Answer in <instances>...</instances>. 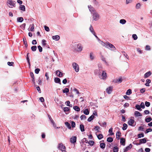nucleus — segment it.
<instances>
[{
	"label": "nucleus",
	"instance_id": "obj_1",
	"mask_svg": "<svg viewBox=\"0 0 152 152\" xmlns=\"http://www.w3.org/2000/svg\"><path fill=\"white\" fill-rule=\"evenodd\" d=\"M106 48L110 49L113 50H115L116 49L115 47L113 45L108 42H107Z\"/></svg>",
	"mask_w": 152,
	"mask_h": 152
},
{
	"label": "nucleus",
	"instance_id": "obj_2",
	"mask_svg": "<svg viewBox=\"0 0 152 152\" xmlns=\"http://www.w3.org/2000/svg\"><path fill=\"white\" fill-rule=\"evenodd\" d=\"M92 16L94 18V20L95 21L98 20L99 18V15L96 12H94L92 13Z\"/></svg>",
	"mask_w": 152,
	"mask_h": 152
},
{
	"label": "nucleus",
	"instance_id": "obj_3",
	"mask_svg": "<svg viewBox=\"0 0 152 152\" xmlns=\"http://www.w3.org/2000/svg\"><path fill=\"white\" fill-rule=\"evenodd\" d=\"M73 68L75 69L76 72H78L79 71V67L78 65L76 63H73L72 64Z\"/></svg>",
	"mask_w": 152,
	"mask_h": 152
},
{
	"label": "nucleus",
	"instance_id": "obj_4",
	"mask_svg": "<svg viewBox=\"0 0 152 152\" xmlns=\"http://www.w3.org/2000/svg\"><path fill=\"white\" fill-rule=\"evenodd\" d=\"M58 148L59 150H61L62 151L63 150H65L66 147L62 143H60L58 146Z\"/></svg>",
	"mask_w": 152,
	"mask_h": 152
},
{
	"label": "nucleus",
	"instance_id": "obj_5",
	"mask_svg": "<svg viewBox=\"0 0 152 152\" xmlns=\"http://www.w3.org/2000/svg\"><path fill=\"white\" fill-rule=\"evenodd\" d=\"M146 138H144L142 139H140L139 140L140 142L138 144H136L137 145H140L142 143H145L146 142Z\"/></svg>",
	"mask_w": 152,
	"mask_h": 152
},
{
	"label": "nucleus",
	"instance_id": "obj_6",
	"mask_svg": "<svg viewBox=\"0 0 152 152\" xmlns=\"http://www.w3.org/2000/svg\"><path fill=\"white\" fill-rule=\"evenodd\" d=\"M123 79L122 77H120L119 78H117L114 79L113 82L115 83H120L122 82Z\"/></svg>",
	"mask_w": 152,
	"mask_h": 152
},
{
	"label": "nucleus",
	"instance_id": "obj_7",
	"mask_svg": "<svg viewBox=\"0 0 152 152\" xmlns=\"http://www.w3.org/2000/svg\"><path fill=\"white\" fill-rule=\"evenodd\" d=\"M134 122V120L131 119L128 121V124L130 126H134L135 125H133Z\"/></svg>",
	"mask_w": 152,
	"mask_h": 152
},
{
	"label": "nucleus",
	"instance_id": "obj_8",
	"mask_svg": "<svg viewBox=\"0 0 152 152\" xmlns=\"http://www.w3.org/2000/svg\"><path fill=\"white\" fill-rule=\"evenodd\" d=\"M77 51H78L81 52L83 50V47L81 44L80 43H79L77 45Z\"/></svg>",
	"mask_w": 152,
	"mask_h": 152
},
{
	"label": "nucleus",
	"instance_id": "obj_9",
	"mask_svg": "<svg viewBox=\"0 0 152 152\" xmlns=\"http://www.w3.org/2000/svg\"><path fill=\"white\" fill-rule=\"evenodd\" d=\"M15 1L12 0H8L7 3L10 4V5L12 6H14L15 5ZM10 7H12L9 6Z\"/></svg>",
	"mask_w": 152,
	"mask_h": 152
},
{
	"label": "nucleus",
	"instance_id": "obj_10",
	"mask_svg": "<svg viewBox=\"0 0 152 152\" xmlns=\"http://www.w3.org/2000/svg\"><path fill=\"white\" fill-rule=\"evenodd\" d=\"M132 145L131 144H130L129 146L126 147L124 149L123 152H126L128 151L132 147Z\"/></svg>",
	"mask_w": 152,
	"mask_h": 152
},
{
	"label": "nucleus",
	"instance_id": "obj_11",
	"mask_svg": "<svg viewBox=\"0 0 152 152\" xmlns=\"http://www.w3.org/2000/svg\"><path fill=\"white\" fill-rule=\"evenodd\" d=\"M77 137L74 136L70 138V142L72 143H74L76 142Z\"/></svg>",
	"mask_w": 152,
	"mask_h": 152
},
{
	"label": "nucleus",
	"instance_id": "obj_12",
	"mask_svg": "<svg viewBox=\"0 0 152 152\" xmlns=\"http://www.w3.org/2000/svg\"><path fill=\"white\" fill-rule=\"evenodd\" d=\"M113 89V87L112 86H110L107 88L106 89V91L109 94L111 93Z\"/></svg>",
	"mask_w": 152,
	"mask_h": 152
},
{
	"label": "nucleus",
	"instance_id": "obj_13",
	"mask_svg": "<svg viewBox=\"0 0 152 152\" xmlns=\"http://www.w3.org/2000/svg\"><path fill=\"white\" fill-rule=\"evenodd\" d=\"M101 76L102 77V78L103 79H104L106 78L107 77V73L105 71H102V74Z\"/></svg>",
	"mask_w": 152,
	"mask_h": 152
},
{
	"label": "nucleus",
	"instance_id": "obj_14",
	"mask_svg": "<svg viewBox=\"0 0 152 152\" xmlns=\"http://www.w3.org/2000/svg\"><path fill=\"white\" fill-rule=\"evenodd\" d=\"M151 74V71H148L144 75V77L146 78L149 77Z\"/></svg>",
	"mask_w": 152,
	"mask_h": 152
},
{
	"label": "nucleus",
	"instance_id": "obj_15",
	"mask_svg": "<svg viewBox=\"0 0 152 152\" xmlns=\"http://www.w3.org/2000/svg\"><path fill=\"white\" fill-rule=\"evenodd\" d=\"M54 82L55 83H58L60 85L61 84V80L60 78L58 77H55L54 78Z\"/></svg>",
	"mask_w": 152,
	"mask_h": 152
},
{
	"label": "nucleus",
	"instance_id": "obj_16",
	"mask_svg": "<svg viewBox=\"0 0 152 152\" xmlns=\"http://www.w3.org/2000/svg\"><path fill=\"white\" fill-rule=\"evenodd\" d=\"M56 74L57 76L59 77H61L63 75V73L60 72L58 70L56 71Z\"/></svg>",
	"mask_w": 152,
	"mask_h": 152
},
{
	"label": "nucleus",
	"instance_id": "obj_17",
	"mask_svg": "<svg viewBox=\"0 0 152 152\" xmlns=\"http://www.w3.org/2000/svg\"><path fill=\"white\" fill-rule=\"evenodd\" d=\"M126 140L125 138H121L120 139V143L121 144L124 146L125 145Z\"/></svg>",
	"mask_w": 152,
	"mask_h": 152
},
{
	"label": "nucleus",
	"instance_id": "obj_18",
	"mask_svg": "<svg viewBox=\"0 0 152 152\" xmlns=\"http://www.w3.org/2000/svg\"><path fill=\"white\" fill-rule=\"evenodd\" d=\"M134 115L136 117H138V116H142V115L139 112L137 111H135L134 112Z\"/></svg>",
	"mask_w": 152,
	"mask_h": 152
},
{
	"label": "nucleus",
	"instance_id": "obj_19",
	"mask_svg": "<svg viewBox=\"0 0 152 152\" xmlns=\"http://www.w3.org/2000/svg\"><path fill=\"white\" fill-rule=\"evenodd\" d=\"M60 37L58 35L54 36L52 37L53 39L56 41H58L60 39Z\"/></svg>",
	"mask_w": 152,
	"mask_h": 152
},
{
	"label": "nucleus",
	"instance_id": "obj_20",
	"mask_svg": "<svg viewBox=\"0 0 152 152\" xmlns=\"http://www.w3.org/2000/svg\"><path fill=\"white\" fill-rule=\"evenodd\" d=\"M89 30L93 34H95V31L94 29V28L91 25L90 26L89 28Z\"/></svg>",
	"mask_w": 152,
	"mask_h": 152
},
{
	"label": "nucleus",
	"instance_id": "obj_21",
	"mask_svg": "<svg viewBox=\"0 0 152 152\" xmlns=\"http://www.w3.org/2000/svg\"><path fill=\"white\" fill-rule=\"evenodd\" d=\"M121 133L120 131H118L116 133V138L117 139H118V140L119 139V138H120L119 137H120V136H121Z\"/></svg>",
	"mask_w": 152,
	"mask_h": 152
},
{
	"label": "nucleus",
	"instance_id": "obj_22",
	"mask_svg": "<svg viewBox=\"0 0 152 152\" xmlns=\"http://www.w3.org/2000/svg\"><path fill=\"white\" fill-rule=\"evenodd\" d=\"M19 9L23 11H25V7L24 5H20L19 7Z\"/></svg>",
	"mask_w": 152,
	"mask_h": 152
},
{
	"label": "nucleus",
	"instance_id": "obj_23",
	"mask_svg": "<svg viewBox=\"0 0 152 152\" xmlns=\"http://www.w3.org/2000/svg\"><path fill=\"white\" fill-rule=\"evenodd\" d=\"M94 118H95L94 116L93 115H92L88 118L87 121L88 122H91L94 119Z\"/></svg>",
	"mask_w": 152,
	"mask_h": 152
},
{
	"label": "nucleus",
	"instance_id": "obj_24",
	"mask_svg": "<svg viewBox=\"0 0 152 152\" xmlns=\"http://www.w3.org/2000/svg\"><path fill=\"white\" fill-rule=\"evenodd\" d=\"M80 131L82 132H83L85 131V129H84V126L83 124H81L80 125Z\"/></svg>",
	"mask_w": 152,
	"mask_h": 152
},
{
	"label": "nucleus",
	"instance_id": "obj_25",
	"mask_svg": "<svg viewBox=\"0 0 152 152\" xmlns=\"http://www.w3.org/2000/svg\"><path fill=\"white\" fill-rule=\"evenodd\" d=\"M100 147L101 148L104 149L106 145H105V144L104 143L102 142V143H100Z\"/></svg>",
	"mask_w": 152,
	"mask_h": 152
},
{
	"label": "nucleus",
	"instance_id": "obj_26",
	"mask_svg": "<svg viewBox=\"0 0 152 152\" xmlns=\"http://www.w3.org/2000/svg\"><path fill=\"white\" fill-rule=\"evenodd\" d=\"M88 7L90 11L91 12H94V10L93 7L91 5H89L88 6Z\"/></svg>",
	"mask_w": 152,
	"mask_h": 152
},
{
	"label": "nucleus",
	"instance_id": "obj_27",
	"mask_svg": "<svg viewBox=\"0 0 152 152\" xmlns=\"http://www.w3.org/2000/svg\"><path fill=\"white\" fill-rule=\"evenodd\" d=\"M83 113L86 115H88L89 113V111L88 109H86L84 110Z\"/></svg>",
	"mask_w": 152,
	"mask_h": 152
},
{
	"label": "nucleus",
	"instance_id": "obj_28",
	"mask_svg": "<svg viewBox=\"0 0 152 152\" xmlns=\"http://www.w3.org/2000/svg\"><path fill=\"white\" fill-rule=\"evenodd\" d=\"M73 109L75 110L77 112L80 111V108L77 106L73 107Z\"/></svg>",
	"mask_w": 152,
	"mask_h": 152
},
{
	"label": "nucleus",
	"instance_id": "obj_29",
	"mask_svg": "<svg viewBox=\"0 0 152 152\" xmlns=\"http://www.w3.org/2000/svg\"><path fill=\"white\" fill-rule=\"evenodd\" d=\"M152 120V118L151 117L146 118L145 119V121L147 123L149 122Z\"/></svg>",
	"mask_w": 152,
	"mask_h": 152
},
{
	"label": "nucleus",
	"instance_id": "obj_30",
	"mask_svg": "<svg viewBox=\"0 0 152 152\" xmlns=\"http://www.w3.org/2000/svg\"><path fill=\"white\" fill-rule=\"evenodd\" d=\"M126 22V20L124 19H121L120 20V23L122 24H125Z\"/></svg>",
	"mask_w": 152,
	"mask_h": 152
},
{
	"label": "nucleus",
	"instance_id": "obj_31",
	"mask_svg": "<svg viewBox=\"0 0 152 152\" xmlns=\"http://www.w3.org/2000/svg\"><path fill=\"white\" fill-rule=\"evenodd\" d=\"M23 42L24 44L25 45L26 47H27L28 46V45L25 37H24L23 39Z\"/></svg>",
	"mask_w": 152,
	"mask_h": 152
},
{
	"label": "nucleus",
	"instance_id": "obj_32",
	"mask_svg": "<svg viewBox=\"0 0 152 152\" xmlns=\"http://www.w3.org/2000/svg\"><path fill=\"white\" fill-rule=\"evenodd\" d=\"M146 83L145 84V85L147 86H149V84L151 82V80L150 79H148L146 80Z\"/></svg>",
	"mask_w": 152,
	"mask_h": 152
},
{
	"label": "nucleus",
	"instance_id": "obj_33",
	"mask_svg": "<svg viewBox=\"0 0 152 152\" xmlns=\"http://www.w3.org/2000/svg\"><path fill=\"white\" fill-rule=\"evenodd\" d=\"M23 20V18L22 17H18L17 18V20L18 22H22Z\"/></svg>",
	"mask_w": 152,
	"mask_h": 152
},
{
	"label": "nucleus",
	"instance_id": "obj_34",
	"mask_svg": "<svg viewBox=\"0 0 152 152\" xmlns=\"http://www.w3.org/2000/svg\"><path fill=\"white\" fill-rule=\"evenodd\" d=\"M65 125L67 126V128L69 129H71V127L70 124L67 122L65 123Z\"/></svg>",
	"mask_w": 152,
	"mask_h": 152
},
{
	"label": "nucleus",
	"instance_id": "obj_35",
	"mask_svg": "<svg viewBox=\"0 0 152 152\" xmlns=\"http://www.w3.org/2000/svg\"><path fill=\"white\" fill-rule=\"evenodd\" d=\"M113 141V138L111 137H109L107 138V141L109 142H111Z\"/></svg>",
	"mask_w": 152,
	"mask_h": 152
},
{
	"label": "nucleus",
	"instance_id": "obj_36",
	"mask_svg": "<svg viewBox=\"0 0 152 152\" xmlns=\"http://www.w3.org/2000/svg\"><path fill=\"white\" fill-rule=\"evenodd\" d=\"M123 126L122 127V129L123 130H126L127 127V125L125 123H124L123 124Z\"/></svg>",
	"mask_w": 152,
	"mask_h": 152
},
{
	"label": "nucleus",
	"instance_id": "obj_37",
	"mask_svg": "<svg viewBox=\"0 0 152 152\" xmlns=\"http://www.w3.org/2000/svg\"><path fill=\"white\" fill-rule=\"evenodd\" d=\"M135 107L137 110L140 111L142 110L140 105L139 104H136L135 105Z\"/></svg>",
	"mask_w": 152,
	"mask_h": 152
},
{
	"label": "nucleus",
	"instance_id": "obj_38",
	"mask_svg": "<svg viewBox=\"0 0 152 152\" xmlns=\"http://www.w3.org/2000/svg\"><path fill=\"white\" fill-rule=\"evenodd\" d=\"M132 93V91L131 89H129L127 90L126 92V94L127 95H130Z\"/></svg>",
	"mask_w": 152,
	"mask_h": 152
},
{
	"label": "nucleus",
	"instance_id": "obj_39",
	"mask_svg": "<svg viewBox=\"0 0 152 152\" xmlns=\"http://www.w3.org/2000/svg\"><path fill=\"white\" fill-rule=\"evenodd\" d=\"M90 58L91 60H93L94 59V57L93 55V53L92 52H91L90 53Z\"/></svg>",
	"mask_w": 152,
	"mask_h": 152
},
{
	"label": "nucleus",
	"instance_id": "obj_40",
	"mask_svg": "<svg viewBox=\"0 0 152 152\" xmlns=\"http://www.w3.org/2000/svg\"><path fill=\"white\" fill-rule=\"evenodd\" d=\"M31 50L33 51H36L37 49V47L36 46L34 45L33 46H32L31 47Z\"/></svg>",
	"mask_w": 152,
	"mask_h": 152
},
{
	"label": "nucleus",
	"instance_id": "obj_41",
	"mask_svg": "<svg viewBox=\"0 0 152 152\" xmlns=\"http://www.w3.org/2000/svg\"><path fill=\"white\" fill-rule=\"evenodd\" d=\"M71 91H73V90L74 91H75L77 94H80V93H79V91L76 88H74L73 89H72V88H71Z\"/></svg>",
	"mask_w": 152,
	"mask_h": 152
},
{
	"label": "nucleus",
	"instance_id": "obj_42",
	"mask_svg": "<svg viewBox=\"0 0 152 152\" xmlns=\"http://www.w3.org/2000/svg\"><path fill=\"white\" fill-rule=\"evenodd\" d=\"M97 137L99 140H101L103 138V135L102 134H100L97 135Z\"/></svg>",
	"mask_w": 152,
	"mask_h": 152
},
{
	"label": "nucleus",
	"instance_id": "obj_43",
	"mask_svg": "<svg viewBox=\"0 0 152 152\" xmlns=\"http://www.w3.org/2000/svg\"><path fill=\"white\" fill-rule=\"evenodd\" d=\"M118 148L117 146H115L113 149V152H118Z\"/></svg>",
	"mask_w": 152,
	"mask_h": 152
},
{
	"label": "nucleus",
	"instance_id": "obj_44",
	"mask_svg": "<svg viewBox=\"0 0 152 152\" xmlns=\"http://www.w3.org/2000/svg\"><path fill=\"white\" fill-rule=\"evenodd\" d=\"M62 91L63 93H67L69 92V90L68 88H65Z\"/></svg>",
	"mask_w": 152,
	"mask_h": 152
},
{
	"label": "nucleus",
	"instance_id": "obj_45",
	"mask_svg": "<svg viewBox=\"0 0 152 152\" xmlns=\"http://www.w3.org/2000/svg\"><path fill=\"white\" fill-rule=\"evenodd\" d=\"M98 123L102 127H104V126H106L107 124L106 122H104L102 123H100L99 122Z\"/></svg>",
	"mask_w": 152,
	"mask_h": 152
},
{
	"label": "nucleus",
	"instance_id": "obj_46",
	"mask_svg": "<svg viewBox=\"0 0 152 152\" xmlns=\"http://www.w3.org/2000/svg\"><path fill=\"white\" fill-rule=\"evenodd\" d=\"M144 136V135L143 133L139 134L137 135V137L138 138H140L141 137H143Z\"/></svg>",
	"mask_w": 152,
	"mask_h": 152
},
{
	"label": "nucleus",
	"instance_id": "obj_47",
	"mask_svg": "<svg viewBox=\"0 0 152 152\" xmlns=\"http://www.w3.org/2000/svg\"><path fill=\"white\" fill-rule=\"evenodd\" d=\"M70 109V108L69 107H66L64 108L63 110L64 112H66L69 111Z\"/></svg>",
	"mask_w": 152,
	"mask_h": 152
},
{
	"label": "nucleus",
	"instance_id": "obj_48",
	"mask_svg": "<svg viewBox=\"0 0 152 152\" xmlns=\"http://www.w3.org/2000/svg\"><path fill=\"white\" fill-rule=\"evenodd\" d=\"M141 108L142 109H144L145 108V106L143 102H141L140 104V105Z\"/></svg>",
	"mask_w": 152,
	"mask_h": 152
},
{
	"label": "nucleus",
	"instance_id": "obj_49",
	"mask_svg": "<svg viewBox=\"0 0 152 152\" xmlns=\"http://www.w3.org/2000/svg\"><path fill=\"white\" fill-rule=\"evenodd\" d=\"M101 59L103 61L105 62L106 64H107V62L105 60V58L103 57V56H101Z\"/></svg>",
	"mask_w": 152,
	"mask_h": 152
},
{
	"label": "nucleus",
	"instance_id": "obj_50",
	"mask_svg": "<svg viewBox=\"0 0 152 152\" xmlns=\"http://www.w3.org/2000/svg\"><path fill=\"white\" fill-rule=\"evenodd\" d=\"M94 143V142L92 140L89 141L88 142V143L91 146H92L93 145Z\"/></svg>",
	"mask_w": 152,
	"mask_h": 152
},
{
	"label": "nucleus",
	"instance_id": "obj_51",
	"mask_svg": "<svg viewBox=\"0 0 152 152\" xmlns=\"http://www.w3.org/2000/svg\"><path fill=\"white\" fill-rule=\"evenodd\" d=\"M71 126L72 128H74L75 126V123L73 121H71Z\"/></svg>",
	"mask_w": 152,
	"mask_h": 152
},
{
	"label": "nucleus",
	"instance_id": "obj_52",
	"mask_svg": "<svg viewBox=\"0 0 152 152\" xmlns=\"http://www.w3.org/2000/svg\"><path fill=\"white\" fill-rule=\"evenodd\" d=\"M37 48H38V49L39 51L40 52H42V48L40 45L38 46V47H37Z\"/></svg>",
	"mask_w": 152,
	"mask_h": 152
},
{
	"label": "nucleus",
	"instance_id": "obj_53",
	"mask_svg": "<svg viewBox=\"0 0 152 152\" xmlns=\"http://www.w3.org/2000/svg\"><path fill=\"white\" fill-rule=\"evenodd\" d=\"M132 37L134 39V40H136L137 39V37L136 34H133Z\"/></svg>",
	"mask_w": 152,
	"mask_h": 152
},
{
	"label": "nucleus",
	"instance_id": "obj_54",
	"mask_svg": "<svg viewBox=\"0 0 152 152\" xmlns=\"http://www.w3.org/2000/svg\"><path fill=\"white\" fill-rule=\"evenodd\" d=\"M86 118V116L84 115H81L80 117V118L81 120L85 119Z\"/></svg>",
	"mask_w": 152,
	"mask_h": 152
},
{
	"label": "nucleus",
	"instance_id": "obj_55",
	"mask_svg": "<svg viewBox=\"0 0 152 152\" xmlns=\"http://www.w3.org/2000/svg\"><path fill=\"white\" fill-rule=\"evenodd\" d=\"M141 5L140 3L137 4L136 6V8L137 9H139L140 8Z\"/></svg>",
	"mask_w": 152,
	"mask_h": 152
},
{
	"label": "nucleus",
	"instance_id": "obj_56",
	"mask_svg": "<svg viewBox=\"0 0 152 152\" xmlns=\"http://www.w3.org/2000/svg\"><path fill=\"white\" fill-rule=\"evenodd\" d=\"M100 128V127L98 126H95V127L94 128V130H95L96 131H97V132H99V129Z\"/></svg>",
	"mask_w": 152,
	"mask_h": 152
},
{
	"label": "nucleus",
	"instance_id": "obj_57",
	"mask_svg": "<svg viewBox=\"0 0 152 152\" xmlns=\"http://www.w3.org/2000/svg\"><path fill=\"white\" fill-rule=\"evenodd\" d=\"M30 26H31V31H34V24L33 23L32 25H30Z\"/></svg>",
	"mask_w": 152,
	"mask_h": 152
},
{
	"label": "nucleus",
	"instance_id": "obj_58",
	"mask_svg": "<svg viewBox=\"0 0 152 152\" xmlns=\"http://www.w3.org/2000/svg\"><path fill=\"white\" fill-rule=\"evenodd\" d=\"M152 131V129L151 128H149L146 129V131L145 132V134L148 133L149 132Z\"/></svg>",
	"mask_w": 152,
	"mask_h": 152
},
{
	"label": "nucleus",
	"instance_id": "obj_59",
	"mask_svg": "<svg viewBox=\"0 0 152 152\" xmlns=\"http://www.w3.org/2000/svg\"><path fill=\"white\" fill-rule=\"evenodd\" d=\"M145 104L147 107H148L150 106V103L149 102L146 101L145 102Z\"/></svg>",
	"mask_w": 152,
	"mask_h": 152
},
{
	"label": "nucleus",
	"instance_id": "obj_60",
	"mask_svg": "<svg viewBox=\"0 0 152 152\" xmlns=\"http://www.w3.org/2000/svg\"><path fill=\"white\" fill-rule=\"evenodd\" d=\"M46 41L45 39H43L42 40V43L43 46H45L46 45Z\"/></svg>",
	"mask_w": 152,
	"mask_h": 152
},
{
	"label": "nucleus",
	"instance_id": "obj_61",
	"mask_svg": "<svg viewBox=\"0 0 152 152\" xmlns=\"http://www.w3.org/2000/svg\"><path fill=\"white\" fill-rule=\"evenodd\" d=\"M113 132V128H110L109 130V132L110 133H111V135L114 134V133L112 132Z\"/></svg>",
	"mask_w": 152,
	"mask_h": 152
},
{
	"label": "nucleus",
	"instance_id": "obj_62",
	"mask_svg": "<svg viewBox=\"0 0 152 152\" xmlns=\"http://www.w3.org/2000/svg\"><path fill=\"white\" fill-rule=\"evenodd\" d=\"M82 142H85L86 143H87L88 142V141L87 140L86 138H83L82 140H81Z\"/></svg>",
	"mask_w": 152,
	"mask_h": 152
},
{
	"label": "nucleus",
	"instance_id": "obj_63",
	"mask_svg": "<svg viewBox=\"0 0 152 152\" xmlns=\"http://www.w3.org/2000/svg\"><path fill=\"white\" fill-rule=\"evenodd\" d=\"M44 28L45 31H47L48 32L50 31L49 28L48 27L45 26H44Z\"/></svg>",
	"mask_w": 152,
	"mask_h": 152
},
{
	"label": "nucleus",
	"instance_id": "obj_64",
	"mask_svg": "<svg viewBox=\"0 0 152 152\" xmlns=\"http://www.w3.org/2000/svg\"><path fill=\"white\" fill-rule=\"evenodd\" d=\"M145 49L146 50H151L150 46L148 45H146L145 47Z\"/></svg>",
	"mask_w": 152,
	"mask_h": 152
}]
</instances>
